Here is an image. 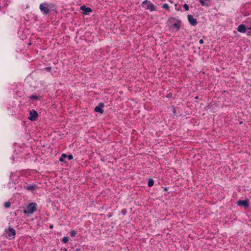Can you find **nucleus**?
I'll list each match as a JSON object with an SVG mask.
<instances>
[{
	"instance_id": "obj_1",
	"label": "nucleus",
	"mask_w": 251,
	"mask_h": 251,
	"mask_svg": "<svg viewBox=\"0 0 251 251\" xmlns=\"http://www.w3.org/2000/svg\"><path fill=\"white\" fill-rule=\"evenodd\" d=\"M6 233L7 234V238L10 240L14 239L16 235V231L14 228L9 226L7 229H5Z\"/></svg>"
},
{
	"instance_id": "obj_2",
	"label": "nucleus",
	"mask_w": 251,
	"mask_h": 251,
	"mask_svg": "<svg viewBox=\"0 0 251 251\" xmlns=\"http://www.w3.org/2000/svg\"><path fill=\"white\" fill-rule=\"evenodd\" d=\"M37 209V204L35 202H31L28 204L25 212L29 214H33Z\"/></svg>"
},
{
	"instance_id": "obj_3",
	"label": "nucleus",
	"mask_w": 251,
	"mask_h": 251,
	"mask_svg": "<svg viewBox=\"0 0 251 251\" xmlns=\"http://www.w3.org/2000/svg\"><path fill=\"white\" fill-rule=\"evenodd\" d=\"M29 116L28 119L31 121H35L37 120L38 117V112L34 109H32L29 112Z\"/></svg>"
},
{
	"instance_id": "obj_4",
	"label": "nucleus",
	"mask_w": 251,
	"mask_h": 251,
	"mask_svg": "<svg viewBox=\"0 0 251 251\" xmlns=\"http://www.w3.org/2000/svg\"><path fill=\"white\" fill-rule=\"evenodd\" d=\"M49 5L47 3H41L40 5L39 8L42 12L45 15H48L50 12V9L48 8Z\"/></svg>"
},
{
	"instance_id": "obj_5",
	"label": "nucleus",
	"mask_w": 251,
	"mask_h": 251,
	"mask_svg": "<svg viewBox=\"0 0 251 251\" xmlns=\"http://www.w3.org/2000/svg\"><path fill=\"white\" fill-rule=\"evenodd\" d=\"M187 19L190 24L192 26H195L197 25L198 22L196 19L193 18L191 15H187Z\"/></svg>"
},
{
	"instance_id": "obj_6",
	"label": "nucleus",
	"mask_w": 251,
	"mask_h": 251,
	"mask_svg": "<svg viewBox=\"0 0 251 251\" xmlns=\"http://www.w3.org/2000/svg\"><path fill=\"white\" fill-rule=\"evenodd\" d=\"M104 104L103 103L100 102L99 104V106H96L95 108V111L96 112L100 113V114H103L104 113V111L102 109V107H103Z\"/></svg>"
},
{
	"instance_id": "obj_7",
	"label": "nucleus",
	"mask_w": 251,
	"mask_h": 251,
	"mask_svg": "<svg viewBox=\"0 0 251 251\" xmlns=\"http://www.w3.org/2000/svg\"><path fill=\"white\" fill-rule=\"evenodd\" d=\"M80 9L83 11V14L84 15H88L92 11V10L90 7H87L85 5L81 6Z\"/></svg>"
},
{
	"instance_id": "obj_8",
	"label": "nucleus",
	"mask_w": 251,
	"mask_h": 251,
	"mask_svg": "<svg viewBox=\"0 0 251 251\" xmlns=\"http://www.w3.org/2000/svg\"><path fill=\"white\" fill-rule=\"evenodd\" d=\"M181 21L180 20H176V22L174 23L171 27L170 28H175L176 31H178L179 30L180 28Z\"/></svg>"
},
{
	"instance_id": "obj_9",
	"label": "nucleus",
	"mask_w": 251,
	"mask_h": 251,
	"mask_svg": "<svg viewBox=\"0 0 251 251\" xmlns=\"http://www.w3.org/2000/svg\"><path fill=\"white\" fill-rule=\"evenodd\" d=\"M238 205L244 206L245 207H248L249 206V200L246 199L243 201H239L237 202Z\"/></svg>"
},
{
	"instance_id": "obj_10",
	"label": "nucleus",
	"mask_w": 251,
	"mask_h": 251,
	"mask_svg": "<svg viewBox=\"0 0 251 251\" xmlns=\"http://www.w3.org/2000/svg\"><path fill=\"white\" fill-rule=\"evenodd\" d=\"M199 1L202 6L208 7L212 0H200Z\"/></svg>"
},
{
	"instance_id": "obj_11",
	"label": "nucleus",
	"mask_w": 251,
	"mask_h": 251,
	"mask_svg": "<svg viewBox=\"0 0 251 251\" xmlns=\"http://www.w3.org/2000/svg\"><path fill=\"white\" fill-rule=\"evenodd\" d=\"M237 29L238 31L241 33H245L246 31V27L245 25L243 24L240 25L238 26Z\"/></svg>"
},
{
	"instance_id": "obj_12",
	"label": "nucleus",
	"mask_w": 251,
	"mask_h": 251,
	"mask_svg": "<svg viewBox=\"0 0 251 251\" xmlns=\"http://www.w3.org/2000/svg\"><path fill=\"white\" fill-rule=\"evenodd\" d=\"M37 186L35 184L27 185L25 187V189L28 191H34L37 188Z\"/></svg>"
},
{
	"instance_id": "obj_13",
	"label": "nucleus",
	"mask_w": 251,
	"mask_h": 251,
	"mask_svg": "<svg viewBox=\"0 0 251 251\" xmlns=\"http://www.w3.org/2000/svg\"><path fill=\"white\" fill-rule=\"evenodd\" d=\"M146 9H149L151 11H153L156 10V8L155 7V6L151 3V2L148 4L147 7H146Z\"/></svg>"
},
{
	"instance_id": "obj_14",
	"label": "nucleus",
	"mask_w": 251,
	"mask_h": 251,
	"mask_svg": "<svg viewBox=\"0 0 251 251\" xmlns=\"http://www.w3.org/2000/svg\"><path fill=\"white\" fill-rule=\"evenodd\" d=\"M67 154H66L65 153H63L61 155V157L59 158V161L62 162L66 163V161L65 159L66 158H67Z\"/></svg>"
},
{
	"instance_id": "obj_15",
	"label": "nucleus",
	"mask_w": 251,
	"mask_h": 251,
	"mask_svg": "<svg viewBox=\"0 0 251 251\" xmlns=\"http://www.w3.org/2000/svg\"><path fill=\"white\" fill-rule=\"evenodd\" d=\"M29 98H30V100H39L40 97L37 96L36 95H31V96H30Z\"/></svg>"
},
{
	"instance_id": "obj_16",
	"label": "nucleus",
	"mask_w": 251,
	"mask_h": 251,
	"mask_svg": "<svg viewBox=\"0 0 251 251\" xmlns=\"http://www.w3.org/2000/svg\"><path fill=\"white\" fill-rule=\"evenodd\" d=\"M150 2L151 1H148V0H145L142 2V5L143 7L146 8V7H147V6L149 4Z\"/></svg>"
},
{
	"instance_id": "obj_17",
	"label": "nucleus",
	"mask_w": 251,
	"mask_h": 251,
	"mask_svg": "<svg viewBox=\"0 0 251 251\" xmlns=\"http://www.w3.org/2000/svg\"><path fill=\"white\" fill-rule=\"evenodd\" d=\"M154 180L152 178H150L148 183V186L151 187L153 185Z\"/></svg>"
},
{
	"instance_id": "obj_18",
	"label": "nucleus",
	"mask_w": 251,
	"mask_h": 251,
	"mask_svg": "<svg viewBox=\"0 0 251 251\" xmlns=\"http://www.w3.org/2000/svg\"><path fill=\"white\" fill-rule=\"evenodd\" d=\"M11 206V203L9 201H6L4 203V206L5 208H7Z\"/></svg>"
},
{
	"instance_id": "obj_19",
	"label": "nucleus",
	"mask_w": 251,
	"mask_h": 251,
	"mask_svg": "<svg viewBox=\"0 0 251 251\" xmlns=\"http://www.w3.org/2000/svg\"><path fill=\"white\" fill-rule=\"evenodd\" d=\"M70 233L71 237H75L76 234V232L74 230H71Z\"/></svg>"
},
{
	"instance_id": "obj_20",
	"label": "nucleus",
	"mask_w": 251,
	"mask_h": 251,
	"mask_svg": "<svg viewBox=\"0 0 251 251\" xmlns=\"http://www.w3.org/2000/svg\"><path fill=\"white\" fill-rule=\"evenodd\" d=\"M162 7L164 9H166V10L169 11L170 10V7L168 4L165 3L163 5Z\"/></svg>"
},
{
	"instance_id": "obj_21",
	"label": "nucleus",
	"mask_w": 251,
	"mask_h": 251,
	"mask_svg": "<svg viewBox=\"0 0 251 251\" xmlns=\"http://www.w3.org/2000/svg\"><path fill=\"white\" fill-rule=\"evenodd\" d=\"M69 241V237H67V236H65V237H64L62 239V242L64 243H66L68 242Z\"/></svg>"
},
{
	"instance_id": "obj_22",
	"label": "nucleus",
	"mask_w": 251,
	"mask_h": 251,
	"mask_svg": "<svg viewBox=\"0 0 251 251\" xmlns=\"http://www.w3.org/2000/svg\"><path fill=\"white\" fill-rule=\"evenodd\" d=\"M176 19L174 18V17H171L168 20V22H170V23H172L173 21H176Z\"/></svg>"
},
{
	"instance_id": "obj_23",
	"label": "nucleus",
	"mask_w": 251,
	"mask_h": 251,
	"mask_svg": "<svg viewBox=\"0 0 251 251\" xmlns=\"http://www.w3.org/2000/svg\"><path fill=\"white\" fill-rule=\"evenodd\" d=\"M183 7L186 11H188L189 10V6L186 3L183 5Z\"/></svg>"
},
{
	"instance_id": "obj_24",
	"label": "nucleus",
	"mask_w": 251,
	"mask_h": 251,
	"mask_svg": "<svg viewBox=\"0 0 251 251\" xmlns=\"http://www.w3.org/2000/svg\"><path fill=\"white\" fill-rule=\"evenodd\" d=\"M67 157L69 160H72L73 158V156L72 154L67 155Z\"/></svg>"
},
{
	"instance_id": "obj_25",
	"label": "nucleus",
	"mask_w": 251,
	"mask_h": 251,
	"mask_svg": "<svg viewBox=\"0 0 251 251\" xmlns=\"http://www.w3.org/2000/svg\"><path fill=\"white\" fill-rule=\"evenodd\" d=\"M126 209H123L121 211V213H122L123 215H126Z\"/></svg>"
},
{
	"instance_id": "obj_26",
	"label": "nucleus",
	"mask_w": 251,
	"mask_h": 251,
	"mask_svg": "<svg viewBox=\"0 0 251 251\" xmlns=\"http://www.w3.org/2000/svg\"><path fill=\"white\" fill-rule=\"evenodd\" d=\"M203 42H204V41H203V40L202 39H201V40H200V41H199V43H200V44H203Z\"/></svg>"
},
{
	"instance_id": "obj_27",
	"label": "nucleus",
	"mask_w": 251,
	"mask_h": 251,
	"mask_svg": "<svg viewBox=\"0 0 251 251\" xmlns=\"http://www.w3.org/2000/svg\"><path fill=\"white\" fill-rule=\"evenodd\" d=\"M247 34H248V35H250V36H251V30L250 31H248V32H247Z\"/></svg>"
},
{
	"instance_id": "obj_28",
	"label": "nucleus",
	"mask_w": 251,
	"mask_h": 251,
	"mask_svg": "<svg viewBox=\"0 0 251 251\" xmlns=\"http://www.w3.org/2000/svg\"><path fill=\"white\" fill-rule=\"evenodd\" d=\"M46 70H48V71H50V69H51V67H47V68H46Z\"/></svg>"
},
{
	"instance_id": "obj_29",
	"label": "nucleus",
	"mask_w": 251,
	"mask_h": 251,
	"mask_svg": "<svg viewBox=\"0 0 251 251\" xmlns=\"http://www.w3.org/2000/svg\"><path fill=\"white\" fill-rule=\"evenodd\" d=\"M176 110L175 108H174V109H173V113L176 114Z\"/></svg>"
},
{
	"instance_id": "obj_30",
	"label": "nucleus",
	"mask_w": 251,
	"mask_h": 251,
	"mask_svg": "<svg viewBox=\"0 0 251 251\" xmlns=\"http://www.w3.org/2000/svg\"><path fill=\"white\" fill-rule=\"evenodd\" d=\"M75 251H80V249H77L75 250Z\"/></svg>"
},
{
	"instance_id": "obj_31",
	"label": "nucleus",
	"mask_w": 251,
	"mask_h": 251,
	"mask_svg": "<svg viewBox=\"0 0 251 251\" xmlns=\"http://www.w3.org/2000/svg\"><path fill=\"white\" fill-rule=\"evenodd\" d=\"M53 226H52V225H50V228H53Z\"/></svg>"
},
{
	"instance_id": "obj_32",
	"label": "nucleus",
	"mask_w": 251,
	"mask_h": 251,
	"mask_svg": "<svg viewBox=\"0 0 251 251\" xmlns=\"http://www.w3.org/2000/svg\"><path fill=\"white\" fill-rule=\"evenodd\" d=\"M63 251H68V250L66 248H64Z\"/></svg>"
},
{
	"instance_id": "obj_33",
	"label": "nucleus",
	"mask_w": 251,
	"mask_h": 251,
	"mask_svg": "<svg viewBox=\"0 0 251 251\" xmlns=\"http://www.w3.org/2000/svg\"><path fill=\"white\" fill-rule=\"evenodd\" d=\"M167 190H168V188H167V187H165V188H164V190H165V191H167Z\"/></svg>"
}]
</instances>
